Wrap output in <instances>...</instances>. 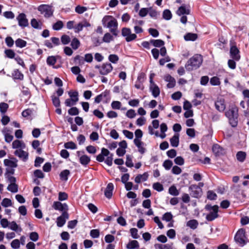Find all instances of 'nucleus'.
Here are the masks:
<instances>
[{
    "label": "nucleus",
    "instance_id": "7",
    "mask_svg": "<svg viewBox=\"0 0 249 249\" xmlns=\"http://www.w3.org/2000/svg\"><path fill=\"white\" fill-rule=\"evenodd\" d=\"M234 239L236 243L239 246H244L247 243L246 241L245 230L243 229H239L235 235Z\"/></svg>",
    "mask_w": 249,
    "mask_h": 249
},
{
    "label": "nucleus",
    "instance_id": "35",
    "mask_svg": "<svg viewBox=\"0 0 249 249\" xmlns=\"http://www.w3.org/2000/svg\"><path fill=\"white\" fill-rule=\"evenodd\" d=\"M139 247V243L137 240H132L126 245L127 249H135Z\"/></svg>",
    "mask_w": 249,
    "mask_h": 249
},
{
    "label": "nucleus",
    "instance_id": "27",
    "mask_svg": "<svg viewBox=\"0 0 249 249\" xmlns=\"http://www.w3.org/2000/svg\"><path fill=\"white\" fill-rule=\"evenodd\" d=\"M150 90L152 92L154 97H157L160 93V90L158 86L156 84H153L150 86Z\"/></svg>",
    "mask_w": 249,
    "mask_h": 249
},
{
    "label": "nucleus",
    "instance_id": "16",
    "mask_svg": "<svg viewBox=\"0 0 249 249\" xmlns=\"http://www.w3.org/2000/svg\"><path fill=\"white\" fill-rule=\"evenodd\" d=\"M90 24L86 20L79 22L74 27V32L76 33H78L81 31L84 27H89Z\"/></svg>",
    "mask_w": 249,
    "mask_h": 249
},
{
    "label": "nucleus",
    "instance_id": "31",
    "mask_svg": "<svg viewBox=\"0 0 249 249\" xmlns=\"http://www.w3.org/2000/svg\"><path fill=\"white\" fill-rule=\"evenodd\" d=\"M186 41H195L197 38V35L195 33H189L184 36Z\"/></svg>",
    "mask_w": 249,
    "mask_h": 249
},
{
    "label": "nucleus",
    "instance_id": "48",
    "mask_svg": "<svg viewBox=\"0 0 249 249\" xmlns=\"http://www.w3.org/2000/svg\"><path fill=\"white\" fill-rule=\"evenodd\" d=\"M169 193L174 196H177L179 195V192L176 186L173 185L169 189Z\"/></svg>",
    "mask_w": 249,
    "mask_h": 249
},
{
    "label": "nucleus",
    "instance_id": "58",
    "mask_svg": "<svg viewBox=\"0 0 249 249\" xmlns=\"http://www.w3.org/2000/svg\"><path fill=\"white\" fill-rule=\"evenodd\" d=\"M149 13V8H141L139 13V15L141 17H145Z\"/></svg>",
    "mask_w": 249,
    "mask_h": 249
},
{
    "label": "nucleus",
    "instance_id": "26",
    "mask_svg": "<svg viewBox=\"0 0 249 249\" xmlns=\"http://www.w3.org/2000/svg\"><path fill=\"white\" fill-rule=\"evenodd\" d=\"M165 80L168 82L167 85L168 88H173L176 85V80L174 78L170 75H168L165 77Z\"/></svg>",
    "mask_w": 249,
    "mask_h": 249
},
{
    "label": "nucleus",
    "instance_id": "25",
    "mask_svg": "<svg viewBox=\"0 0 249 249\" xmlns=\"http://www.w3.org/2000/svg\"><path fill=\"white\" fill-rule=\"evenodd\" d=\"M148 178V174L147 173L145 172L143 174H139L137 175L135 178V181L137 183H140L141 181H145L147 180Z\"/></svg>",
    "mask_w": 249,
    "mask_h": 249
},
{
    "label": "nucleus",
    "instance_id": "29",
    "mask_svg": "<svg viewBox=\"0 0 249 249\" xmlns=\"http://www.w3.org/2000/svg\"><path fill=\"white\" fill-rule=\"evenodd\" d=\"M173 243L166 244H156L154 247L156 249H173Z\"/></svg>",
    "mask_w": 249,
    "mask_h": 249
},
{
    "label": "nucleus",
    "instance_id": "22",
    "mask_svg": "<svg viewBox=\"0 0 249 249\" xmlns=\"http://www.w3.org/2000/svg\"><path fill=\"white\" fill-rule=\"evenodd\" d=\"M114 189V185L112 183H109L105 191V195L108 198H110L112 196V192Z\"/></svg>",
    "mask_w": 249,
    "mask_h": 249
},
{
    "label": "nucleus",
    "instance_id": "28",
    "mask_svg": "<svg viewBox=\"0 0 249 249\" xmlns=\"http://www.w3.org/2000/svg\"><path fill=\"white\" fill-rule=\"evenodd\" d=\"M170 142L172 146L177 147L179 144V134H175L170 139Z\"/></svg>",
    "mask_w": 249,
    "mask_h": 249
},
{
    "label": "nucleus",
    "instance_id": "47",
    "mask_svg": "<svg viewBox=\"0 0 249 249\" xmlns=\"http://www.w3.org/2000/svg\"><path fill=\"white\" fill-rule=\"evenodd\" d=\"M108 60L113 64H116L119 61V57L117 55L112 54L108 56Z\"/></svg>",
    "mask_w": 249,
    "mask_h": 249
},
{
    "label": "nucleus",
    "instance_id": "64",
    "mask_svg": "<svg viewBox=\"0 0 249 249\" xmlns=\"http://www.w3.org/2000/svg\"><path fill=\"white\" fill-rule=\"evenodd\" d=\"M34 176L37 178H44V174L40 170L37 169L34 172Z\"/></svg>",
    "mask_w": 249,
    "mask_h": 249
},
{
    "label": "nucleus",
    "instance_id": "59",
    "mask_svg": "<svg viewBox=\"0 0 249 249\" xmlns=\"http://www.w3.org/2000/svg\"><path fill=\"white\" fill-rule=\"evenodd\" d=\"M5 55L9 58H13L15 57V53L14 52L10 49H6L4 51Z\"/></svg>",
    "mask_w": 249,
    "mask_h": 249
},
{
    "label": "nucleus",
    "instance_id": "60",
    "mask_svg": "<svg viewBox=\"0 0 249 249\" xmlns=\"http://www.w3.org/2000/svg\"><path fill=\"white\" fill-rule=\"evenodd\" d=\"M153 188L154 190L158 192H161L163 190L162 185L159 182L154 183L153 184Z\"/></svg>",
    "mask_w": 249,
    "mask_h": 249
},
{
    "label": "nucleus",
    "instance_id": "6",
    "mask_svg": "<svg viewBox=\"0 0 249 249\" xmlns=\"http://www.w3.org/2000/svg\"><path fill=\"white\" fill-rule=\"evenodd\" d=\"M37 10L45 18H49L53 15V10L49 5L41 4L38 7Z\"/></svg>",
    "mask_w": 249,
    "mask_h": 249
},
{
    "label": "nucleus",
    "instance_id": "45",
    "mask_svg": "<svg viewBox=\"0 0 249 249\" xmlns=\"http://www.w3.org/2000/svg\"><path fill=\"white\" fill-rule=\"evenodd\" d=\"M210 83L212 86H219L220 84L219 78L217 76L212 77L210 80Z\"/></svg>",
    "mask_w": 249,
    "mask_h": 249
},
{
    "label": "nucleus",
    "instance_id": "5",
    "mask_svg": "<svg viewBox=\"0 0 249 249\" xmlns=\"http://www.w3.org/2000/svg\"><path fill=\"white\" fill-rule=\"evenodd\" d=\"M218 206L216 205L212 206L211 204H207L205 209L208 212L206 215V219L208 221H212L217 218L218 215Z\"/></svg>",
    "mask_w": 249,
    "mask_h": 249
},
{
    "label": "nucleus",
    "instance_id": "44",
    "mask_svg": "<svg viewBox=\"0 0 249 249\" xmlns=\"http://www.w3.org/2000/svg\"><path fill=\"white\" fill-rule=\"evenodd\" d=\"M71 40L70 37L67 35H63L61 37V41L63 45L68 44Z\"/></svg>",
    "mask_w": 249,
    "mask_h": 249
},
{
    "label": "nucleus",
    "instance_id": "55",
    "mask_svg": "<svg viewBox=\"0 0 249 249\" xmlns=\"http://www.w3.org/2000/svg\"><path fill=\"white\" fill-rule=\"evenodd\" d=\"M68 113L72 116L77 115L79 113V111L76 107H72L68 110Z\"/></svg>",
    "mask_w": 249,
    "mask_h": 249
},
{
    "label": "nucleus",
    "instance_id": "38",
    "mask_svg": "<svg viewBox=\"0 0 249 249\" xmlns=\"http://www.w3.org/2000/svg\"><path fill=\"white\" fill-rule=\"evenodd\" d=\"M90 158L86 155L81 156L80 157V162L83 165H86L90 162Z\"/></svg>",
    "mask_w": 249,
    "mask_h": 249
},
{
    "label": "nucleus",
    "instance_id": "52",
    "mask_svg": "<svg viewBox=\"0 0 249 249\" xmlns=\"http://www.w3.org/2000/svg\"><path fill=\"white\" fill-rule=\"evenodd\" d=\"M162 165L166 170H169L173 166V162L171 160H167L163 162Z\"/></svg>",
    "mask_w": 249,
    "mask_h": 249
},
{
    "label": "nucleus",
    "instance_id": "8",
    "mask_svg": "<svg viewBox=\"0 0 249 249\" xmlns=\"http://www.w3.org/2000/svg\"><path fill=\"white\" fill-rule=\"evenodd\" d=\"M190 195L192 197L199 198L203 194L202 190L196 184H192L189 187Z\"/></svg>",
    "mask_w": 249,
    "mask_h": 249
},
{
    "label": "nucleus",
    "instance_id": "50",
    "mask_svg": "<svg viewBox=\"0 0 249 249\" xmlns=\"http://www.w3.org/2000/svg\"><path fill=\"white\" fill-rule=\"evenodd\" d=\"M52 100L53 105L56 107H58L60 105V102L58 97H56L55 95L52 96Z\"/></svg>",
    "mask_w": 249,
    "mask_h": 249
},
{
    "label": "nucleus",
    "instance_id": "32",
    "mask_svg": "<svg viewBox=\"0 0 249 249\" xmlns=\"http://www.w3.org/2000/svg\"><path fill=\"white\" fill-rule=\"evenodd\" d=\"M246 156V153L242 151H238L236 155L237 160L241 162H243L245 161Z\"/></svg>",
    "mask_w": 249,
    "mask_h": 249
},
{
    "label": "nucleus",
    "instance_id": "63",
    "mask_svg": "<svg viewBox=\"0 0 249 249\" xmlns=\"http://www.w3.org/2000/svg\"><path fill=\"white\" fill-rule=\"evenodd\" d=\"M167 236L170 239H174L176 237V231L174 229H170L166 232Z\"/></svg>",
    "mask_w": 249,
    "mask_h": 249
},
{
    "label": "nucleus",
    "instance_id": "18",
    "mask_svg": "<svg viewBox=\"0 0 249 249\" xmlns=\"http://www.w3.org/2000/svg\"><path fill=\"white\" fill-rule=\"evenodd\" d=\"M17 156L23 161H26L28 159V152L27 150L17 149Z\"/></svg>",
    "mask_w": 249,
    "mask_h": 249
},
{
    "label": "nucleus",
    "instance_id": "12",
    "mask_svg": "<svg viewBox=\"0 0 249 249\" xmlns=\"http://www.w3.org/2000/svg\"><path fill=\"white\" fill-rule=\"evenodd\" d=\"M18 21V25L22 28H24L29 25L28 20L26 16L24 13H21L18 15L17 18Z\"/></svg>",
    "mask_w": 249,
    "mask_h": 249
},
{
    "label": "nucleus",
    "instance_id": "9",
    "mask_svg": "<svg viewBox=\"0 0 249 249\" xmlns=\"http://www.w3.org/2000/svg\"><path fill=\"white\" fill-rule=\"evenodd\" d=\"M110 99V92L108 90L106 89L95 98L94 102L97 104L101 101L107 103Z\"/></svg>",
    "mask_w": 249,
    "mask_h": 249
},
{
    "label": "nucleus",
    "instance_id": "53",
    "mask_svg": "<svg viewBox=\"0 0 249 249\" xmlns=\"http://www.w3.org/2000/svg\"><path fill=\"white\" fill-rule=\"evenodd\" d=\"M27 45V42L22 39H17V47L23 48Z\"/></svg>",
    "mask_w": 249,
    "mask_h": 249
},
{
    "label": "nucleus",
    "instance_id": "39",
    "mask_svg": "<svg viewBox=\"0 0 249 249\" xmlns=\"http://www.w3.org/2000/svg\"><path fill=\"white\" fill-rule=\"evenodd\" d=\"M198 223L196 220H190L187 223V226L193 230L196 229L198 226Z\"/></svg>",
    "mask_w": 249,
    "mask_h": 249
},
{
    "label": "nucleus",
    "instance_id": "11",
    "mask_svg": "<svg viewBox=\"0 0 249 249\" xmlns=\"http://www.w3.org/2000/svg\"><path fill=\"white\" fill-rule=\"evenodd\" d=\"M122 35L125 37L127 42H130L137 37V36L135 34H132L131 30L128 28H123L122 29Z\"/></svg>",
    "mask_w": 249,
    "mask_h": 249
},
{
    "label": "nucleus",
    "instance_id": "54",
    "mask_svg": "<svg viewBox=\"0 0 249 249\" xmlns=\"http://www.w3.org/2000/svg\"><path fill=\"white\" fill-rule=\"evenodd\" d=\"M174 162L177 165L181 166L184 164V160L181 156H178L174 159Z\"/></svg>",
    "mask_w": 249,
    "mask_h": 249
},
{
    "label": "nucleus",
    "instance_id": "56",
    "mask_svg": "<svg viewBox=\"0 0 249 249\" xmlns=\"http://www.w3.org/2000/svg\"><path fill=\"white\" fill-rule=\"evenodd\" d=\"M56 62V59L53 56H49L47 59V63L50 66L54 65Z\"/></svg>",
    "mask_w": 249,
    "mask_h": 249
},
{
    "label": "nucleus",
    "instance_id": "43",
    "mask_svg": "<svg viewBox=\"0 0 249 249\" xmlns=\"http://www.w3.org/2000/svg\"><path fill=\"white\" fill-rule=\"evenodd\" d=\"M69 95L71 98L70 99H72L75 102H77L78 101V93L77 91H73V92H69Z\"/></svg>",
    "mask_w": 249,
    "mask_h": 249
},
{
    "label": "nucleus",
    "instance_id": "23",
    "mask_svg": "<svg viewBox=\"0 0 249 249\" xmlns=\"http://www.w3.org/2000/svg\"><path fill=\"white\" fill-rule=\"evenodd\" d=\"M190 13V10L188 8H186L185 5L183 4L181 6H180L177 11V14L179 16L181 15H189Z\"/></svg>",
    "mask_w": 249,
    "mask_h": 249
},
{
    "label": "nucleus",
    "instance_id": "19",
    "mask_svg": "<svg viewBox=\"0 0 249 249\" xmlns=\"http://www.w3.org/2000/svg\"><path fill=\"white\" fill-rule=\"evenodd\" d=\"M134 143L135 145L137 147L138 151L141 154H143L145 151L146 149L144 147V143L141 141V140H138L137 139L134 140Z\"/></svg>",
    "mask_w": 249,
    "mask_h": 249
},
{
    "label": "nucleus",
    "instance_id": "40",
    "mask_svg": "<svg viewBox=\"0 0 249 249\" xmlns=\"http://www.w3.org/2000/svg\"><path fill=\"white\" fill-rule=\"evenodd\" d=\"M80 45V42L79 40L76 37L73 38L71 43V46L74 50L77 49Z\"/></svg>",
    "mask_w": 249,
    "mask_h": 249
},
{
    "label": "nucleus",
    "instance_id": "13",
    "mask_svg": "<svg viewBox=\"0 0 249 249\" xmlns=\"http://www.w3.org/2000/svg\"><path fill=\"white\" fill-rule=\"evenodd\" d=\"M230 53L231 57L233 60L238 61L240 59V51L236 46H231Z\"/></svg>",
    "mask_w": 249,
    "mask_h": 249
},
{
    "label": "nucleus",
    "instance_id": "37",
    "mask_svg": "<svg viewBox=\"0 0 249 249\" xmlns=\"http://www.w3.org/2000/svg\"><path fill=\"white\" fill-rule=\"evenodd\" d=\"M70 174V172L69 170H64L62 171L60 174V178L62 180L67 181L68 179V176Z\"/></svg>",
    "mask_w": 249,
    "mask_h": 249
},
{
    "label": "nucleus",
    "instance_id": "17",
    "mask_svg": "<svg viewBox=\"0 0 249 249\" xmlns=\"http://www.w3.org/2000/svg\"><path fill=\"white\" fill-rule=\"evenodd\" d=\"M2 133L4 136L5 140L7 142H10L13 139V136L12 135V132L7 127H5L2 130Z\"/></svg>",
    "mask_w": 249,
    "mask_h": 249
},
{
    "label": "nucleus",
    "instance_id": "46",
    "mask_svg": "<svg viewBox=\"0 0 249 249\" xmlns=\"http://www.w3.org/2000/svg\"><path fill=\"white\" fill-rule=\"evenodd\" d=\"M64 147L66 149H75L77 148V146L74 142L71 141L65 143Z\"/></svg>",
    "mask_w": 249,
    "mask_h": 249
},
{
    "label": "nucleus",
    "instance_id": "4",
    "mask_svg": "<svg viewBox=\"0 0 249 249\" xmlns=\"http://www.w3.org/2000/svg\"><path fill=\"white\" fill-rule=\"evenodd\" d=\"M238 109L236 107H233L225 112V116L228 118L231 125L236 127L238 124Z\"/></svg>",
    "mask_w": 249,
    "mask_h": 249
},
{
    "label": "nucleus",
    "instance_id": "2",
    "mask_svg": "<svg viewBox=\"0 0 249 249\" xmlns=\"http://www.w3.org/2000/svg\"><path fill=\"white\" fill-rule=\"evenodd\" d=\"M102 24L105 27L109 28L110 32L115 36L118 35V22L112 16H105L102 19Z\"/></svg>",
    "mask_w": 249,
    "mask_h": 249
},
{
    "label": "nucleus",
    "instance_id": "14",
    "mask_svg": "<svg viewBox=\"0 0 249 249\" xmlns=\"http://www.w3.org/2000/svg\"><path fill=\"white\" fill-rule=\"evenodd\" d=\"M52 207L55 210L61 211L62 213L67 212L68 210V206L66 203H62L59 201H54L53 203Z\"/></svg>",
    "mask_w": 249,
    "mask_h": 249
},
{
    "label": "nucleus",
    "instance_id": "57",
    "mask_svg": "<svg viewBox=\"0 0 249 249\" xmlns=\"http://www.w3.org/2000/svg\"><path fill=\"white\" fill-rule=\"evenodd\" d=\"M87 10V8L80 5L77 6L75 8V12L79 14H83Z\"/></svg>",
    "mask_w": 249,
    "mask_h": 249
},
{
    "label": "nucleus",
    "instance_id": "36",
    "mask_svg": "<svg viewBox=\"0 0 249 249\" xmlns=\"http://www.w3.org/2000/svg\"><path fill=\"white\" fill-rule=\"evenodd\" d=\"M63 26L64 24L63 21L61 20H58L53 25L52 28L54 31H59L62 29Z\"/></svg>",
    "mask_w": 249,
    "mask_h": 249
},
{
    "label": "nucleus",
    "instance_id": "21",
    "mask_svg": "<svg viewBox=\"0 0 249 249\" xmlns=\"http://www.w3.org/2000/svg\"><path fill=\"white\" fill-rule=\"evenodd\" d=\"M215 107L216 109L219 111H223L226 108L224 100L222 99L217 100L215 102Z\"/></svg>",
    "mask_w": 249,
    "mask_h": 249
},
{
    "label": "nucleus",
    "instance_id": "41",
    "mask_svg": "<svg viewBox=\"0 0 249 249\" xmlns=\"http://www.w3.org/2000/svg\"><path fill=\"white\" fill-rule=\"evenodd\" d=\"M172 14L168 9L164 10L162 13V18L165 20H168L172 18Z\"/></svg>",
    "mask_w": 249,
    "mask_h": 249
},
{
    "label": "nucleus",
    "instance_id": "15",
    "mask_svg": "<svg viewBox=\"0 0 249 249\" xmlns=\"http://www.w3.org/2000/svg\"><path fill=\"white\" fill-rule=\"evenodd\" d=\"M69 217V214L67 212L62 213V214L57 218V226L59 227H62L65 224L66 219H68Z\"/></svg>",
    "mask_w": 249,
    "mask_h": 249
},
{
    "label": "nucleus",
    "instance_id": "33",
    "mask_svg": "<svg viewBox=\"0 0 249 249\" xmlns=\"http://www.w3.org/2000/svg\"><path fill=\"white\" fill-rule=\"evenodd\" d=\"M213 152L216 155H220L222 153L223 148L218 144H214L212 147Z\"/></svg>",
    "mask_w": 249,
    "mask_h": 249
},
{
    "label": "nucleus",
    "instance_id": "34",
    "mask_svg": "<svg viewBox=\"0 0 249 249\" xmlns=\"http://www.w3.org/2000/svg\"><path fill=\"white\" fill-rule=\"evenodd\" d=\"M150 43L155 47H161L164 45V42L161 39H151Z\"/></svg>",
    "mask_w": 249,
    "mask_h": 249
},
{
    "label": "nucleus",
    "instance_id": "20",
    "mask_svg": "<svg viewBox=\"0 0 249 249\" xmlns=\"http://www.w3.org/2000/svg\"><path fill=\"white\" fill-rule=\"evenodd\" d=\"M109 151L105 148H102L101 154L96 157V160L99 162H103L105 160L104 157L108 155Z\"/></svg>",
    "mask_w": 249,
    "mask_h": 249
},
{
    "label": "nucleus",
    "instance_id": "24",
    "mask_svg": "<svg viewBox=\"0 0 249 249\" xmlns=\"http://www.w3.org/2000/svg\"><path fill=\"white\" fill-rule=\"evenodd\" d=\"M31 26L36 29L41 30L42 28L43 24L39 20L36 18H32L31 20Z\"/></svg>",
    "mask_w": 249,
    "mask_h": 249
},
{
    "label": "nucleus",
    "instance_id": "49",
    "mask_svg": "<svg viewBox=\"0 0 249 249\" xmlns=\"http://www.w3.org/2000/svg\"><path fill=\"white\" fill-rule=\"evenodd\" d=\"M173 219V215L170 212L165 213L162 217V219L166 222H169Z\"/></svg>",
    "mask_w": 249,
    "mask_h": 249
},
{
    "label": "nucleus",
    "instance_id": "10",
    "mask_svg": "<svg viewBox=\"0 0 249 249\" xmlns=\"http://www.w3.org/2000/svg\"><path fill=\"white\" fill-rule=\"evenodd\" d=\"M95 68L99 69L101 74L107 75L112 71L113 67L110 63H106L103 64L101 66L96 65Z\"/></svg>",
    "mask_w": 249,
    "mask_h": 249
},
{
    "label": "nucleus",
    "instance_id": "3",
    "mask_svg": "<svg viewBox=\"0 0 249 249\" xmlns=\"http://www.w3.org/2000/svg\"><path fill=\"white\" fill-rule=\"evenodd\" d=\"M202 62V56L200 54H196L188 60L185 67L188 71L196 70L200 67Z\"/></svg>",
    "mask_w": 249,
    "mask_h": 249
},
{
    "label": "nucleus",
    "instance_id": "62",
    "mask_svg": "<svg viewBox=\"0 0 249 249\" xmlns=\"http://www.w3.org/2000/svg\"><path fill=\"white\" fill-rule=\"evenodd\" d=\"M100 232L97 229H93L90 231V235L93 238H97L99 237Z\"/></svg>",
    "mask_w": 249,
    "mask_h": 249
},
{
    "label": "nucleus",
    "instance_id": "1",
    "mask_svg": "<svg viewBox=\"0 0 249 249\" xmlns=\"http://www.w3.org/2000/svg\"><path fill=\"white\" fill-rule=\"evenodd\" d=\"M4 164L6 166V172L5 176L8 178L9 182H10L7 187V189L13 193L16 192V178L12 176L15 173L16 168V161L9 160L5 159L3 161Z\"/></svg>",
    "mask_w": 249,
    "mask_h": 249
},
{
    "label": "nucleus",
    "instance_id": "30",
    "mask_svg": "<svg viewBox=\"0 0 249 249\" xmlns=\"http://www.w3.org/2000/svg\"><path fill=\"white\" fill-rule=\"evenodd\" d=\"M148 14L151 18L154 19L158 18L160 15L159 12H158L156 9H153L152 7H149Z\"/></svg>",
    "mask_w": 249,
    "mask_h": 249
},
{
    "label": "nucleus",
    "instance_id": "61",
    "mask_svg": "<svg viewBox=\"0 0 249 249\" xmlns=\"http://www.w3.org/2000/svg\"><path fill=\"white\" fill-rule=\"evenodd\" d=\"M8 105L7 103H0V111L2 114H4L8 108Z\"/></svg>",
    "mask_w": 249,
    "mask_h": 249
},
{
    "label": "nucleus",
    "instance_id": "51",
    "mask_svg": "<svg viewBox=\"0 0 249 249\" xmlns=\"http://www.w3.org/2000/svg\"><path fill=\"white\" fill-rule=\"evenodd\" d=\"M113 154L109 152L108 155H107V158L105 160V162L109 166H110L112 164Z\"/></svg>",
    "mask_w": 249,
    "mask_h": 249
},
{
    "label": "nucleus",
    "instance_id": "42",
    "mask_svg": "<svg viewBox=\"0 0 249 249\" xmlns=\"http://www.w3.org/2000/svg\"><path fill=\"white\" fill-rule=\"evenodd\" d=\"M113 40V36L108 33H106L103 38V41L106 43H109Z\"/></svg>",
    "mask_w": 249,
    "mask_h": 249
}]
</instances>
